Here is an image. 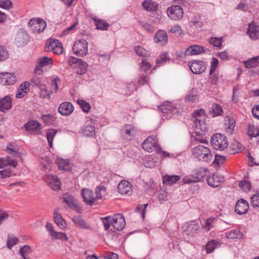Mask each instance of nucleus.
Masks as SVG:
<instances>
[{
  "label": "nucleus",
  "instance_id": "obj_19",
  "mask_svg": "<svg viewBox=\"0 0 259 259\" xmlns=\"http://www.w3.org/2000/svg\"><path fill=\"white\" fill-rule=\"evenodd\" d=\"M73 105L68 102L61 103L58 108V112L64 116L70 115L73 111Z\"/></svg>",
  "mask_w": 259,
  "mask_h": 259
},
{
  "label": "nucleus",
  "instance_id": "obj_61",
  "mask_svg": "<svg viewBox=\"0 0 259 259\" xmlns=\"http://www.w3.org/2000/svg\"><path fill=\"white\" fill-rule=\"evenodd\" d=\"M169 58L168 53H164L160 56L159 58H158L156 60V63L158 65L160 63L165 62Z\"/></svg>",
  "mask_w": 259,
  "mask_h": 259
},
{
  "label": "nucleus",
  "instance_id": "obj_18",
  "mask_svg": "<svg viewBox=\"0 0 259 259\" xmlns=\"http://www.w3.org/2000/svg\"><path fill=\"white\" fill-rule=\"evenodd\" d=\"M249 209V204L247 201L240 199L235 206V211L237 214H243L246 213Z\"/></svg>",
  "mask_w": 259,
  "mask_h": 259
},
{
  "label": "nucleus",
  "instance_id": "obj_33",
  "mask_svg": "<svg viewBox=\"0 0 259 259\" xmlns=\"http://www.w3.org/2000/svg\"><path fill=\"white\" fill-rule=\"evenodd\" d=\"M180 179L177 175H165L163 177V183L167 185H172L178 181Z\"/></svg>",
  "mask_w": 259,
  "mask_h": 259
},
{
  "label": "nucleus",
  "instance_id": "obj_8",
  "mask_svg": "<svg viewBox=\"0 0 259 259\" xmlns=\"http://www.w3.org/2000/svg\"><path fill=\"white\" fill-rule=\"evenodd\" d=\"M161 112L167 114L168 116L171 117L172 116L177 115L179 114L180 111L178 108L172 103L166 102L159 107Z\"/></svg>",
  "mask_w": 259,
  "mask_h": 259
},
{
  "label": "nucleus",
  "instance_id": "obj_59",
  "mask_svg": "<svg viewBox=\"0 0 259 259\" xmlns=\"http://www.w3.org/2000/svg\"><path fill=\"white\" fill-rule=\"evenodd\" d=\"M12 3L9 0H0V7L5 9H9L12 7Z\"/></svg>",
  "mask_w": 259,
  "mask_h": 259
},
{
  "label": "nucleus",
  "instance_id": "obj_4",
  "mask_svg": "<svg viewBox=\"0 0 259 259\" xmlns=\"http://www.w3.org/2000/svg\"><path fill=\"white\" fill-rule=\"evenodd\" d=\"M210 143L213 149L217 150H224L228 146V142L226 136L216 134L211 138Z\"/></svg>",
  "mask_w": 259,
  "mask_h": 259
},
{
  "label": "nucleus",
  "instance_id": "obj_53",
  "mask_svg": "<svg viewBox=\"0 0 259 259\" xmlns=\"http://www.w3.org/2000/svg\"><path fill=\"white\" fill-rule=\"evenodd\" d=\"M223 42L222 37H211L209 39V42L210 44L216 47H219L222 46V43Z\"/></svg>",
  "mask_w": 259,
  "mask_h": 259
},
{
  "label": "nucleus",
  "instance_id": "obj_14",
  "mask_svg": "<svg viewBox=\"0 0 259 259\" xmlns=\"http://www.w3.org/2000/svg\"><path fill=\"white\" fill-rule=\"evenodd\" d=\"M29 36L27 33L23 29L19 30L16 34L15 42L19 47H23L28 42Z\"/></svg>",
  "mask_w": 259,
  "mask_h": 259
},
{
  "label": "nucleus",
  "instance_id": "obj_3",
  "mask_svg": "<svg viewBox=\"0 0 259 259\" xmlns=\"http://www.w3.org/2000/svg\"><path fill=\"white\" fill-rule=\"evenodd\" d=\"M143 149L148 152H152L155 151L157 153H162L165 156H168V153L163 152L158 144V140L155 136H150L148 137L143 143Z\"/></svg>",
  "mask_w": 259,
  "mask_h": 259
},
{
  "label": "nucleus",
  "instance_id": "obj_25",
  "mask_svg": "<svg viewBox=\"0 0 259 259\" xmlns=\"http://www.w3.org/2000/svg\"><path fill=\"white\" fill-rule=\"evenodd\" d=\"M53 63V60L52 58L48 57H43L40 58L35 67V71L40 70L44 67H47L52 65Z\"/></svg>",
  "mask_w": 259,
  "mask_h": 259
},
{
  "label": "nucleus",
  "instance_id": "obj_31",
  "mask_svg": "<svg viewBox=\"0 0 259 259\" xmlns=\"http://www.w3.org/2000/svg\"><path fill=\"white\" fill-rule=\"evenodd\" d=\"M75 226L82 229H91L90 225L80 217H75L72 219Z\"/></svg>",
  "mask_w": 259,
  "mask_h": 259
},
{
  "label": "nucleus",
  "instance_id": "obj_64",
  "mask_svg": "<svg viewBox=\"0 0 259 259\" xmlns=\"http://www.w3.org/2000/svg\"><path fill=\"white\" fill-rule=\"evenodd\" d=\"M149 77L146 74H143L140 75L138 82L141 85H144L146 83H148Z\"/></svg>",
  "mask_w": 259,
  "mask_h": 259
},
{
  "label": "nucleus",
  "instance_id": "obj_42",
  "mask_svg": "<svg viewBox=\"0 0 259 259\" xmlns=\"http://www.w3.org/2000/svg\"><path fill=\"white\" fill-rule=\"evenodd\" d=\"M57 133V130H56L55 129H50L47 132V138L49 146L51 147H52L53 140Z\"/></svg>",
  "mask_w": 259,
  "mask_h": 259
},
{
  "label": "nucleus",
  "instance_id": "obj_28",
  "mask_svg": "<svg viewBox=\"0 0 259 259\" xmlns=\"http://www.w3.org/2000/svg\"><path fill=\"white\" fill-rule=\"evenodd\" d=\"M88 64L86 62L81 60L77 62L74 66V70L76 73L79 75H82L86 73Z\"/></svg>",
  "mask_w": 259,
  "mask_h": 259
},
{
  "label": "nucleus",
  "instance_id": "obj_57",
  "mask_svg": "<svg viewBox=\"0 0 259 259\" xmlns=\"http://www.w3.org/2000/svg\"><path fill=\"white\" fill-rule=\"evenodd\" d=\"M219 65L218 59L215 58H212L211 62V67L209 71V74H212L215 71Z\"/></svg>",
  "mask_w": 259,
  "mask_h": 259
},
{
  "label": "nucleus",
  "instance_id": "obj_47",
  "mask_svg": "<svg viewBox=\"0 0 259 259\" xmlns=\"http://www.w3.org/2000/svg\"><path fill=\"white\" fill-rule=\"evenodd\" d=\"M101 220L104 224V227L105 230H108L111 225H112V217L111 216L101 218Z\"/></svg>",
  "mask_w": 259,
  "mask_h": 259
},
{
  "label": "nucleus",
  "instance_id": "obj_15",
  "mask_svg": "<svg viewBox=\"0 0 259 259\" xmlns=\"http://www.w3.org/2000/svg\"><path fill=\"white\" fill-rule=\"evenodd\" d=\"M16 81V78L13 73L2 72L0 73V84L2 85L13 84Z\"/></svg>",
  "mask_w": 259,
  "mask_h": 259
},
{
  "label": "nucleus",
  "instance_id": "obj_56",
  "mask_svg": "<svg viewBox=\"0 0 259 259\" xmlns=\"http://www.w3.org/2000/svg\"><path fill=\"white\" fill-rule=\"evenodd\" d=\"M205 171L201 169H196L195 170V178L197 182L201 181V180L205 176Z\"/></svg>",
  "mask_w": 259,
  "mask_h": 259
},
{
  "label": "nucleus",
  "instance_id": "obj_58",
  "mask_svg": "<svg viewBox=\"0 0 259 259\" xmlns=\"http://www.w3.org/2000/svg\"><path fill=\"white\" fill-rule=\"evenodd\" d=\"M41 118L44 122L48 125L52 124L54 120L53 116L50 114L42 115Z\"/></svg>",
  "mask_w": 259,
  "mask_h": 259
},
{
  "label": "nucleus",
  "instance_id": "obj_21",
  "mask_svg": "<svg viewBox=\"0 0 259 259\" xmlns=\"http://www.w3.org/2000/svg\"><path fill=\"white\" fill-rule=\"evenodd\" d=\"M247 33L250 38L252 40L258 39L259 36V26L256 25L254 22L249 24Z\"/></svg>",
  "mask_w": 259,
  "mask_h": 259
},
{
  "label": "nucleus",
  "instance_id": "obj_5",
  "mask_svg": "<svg viewBox=\"0 0 259 259\" xmlns=\"http://www.w3.org/2000/svg\"><path fill=\"white\" fill-rule=\"evenodd\" d=\"M88 43L85 39L76 40L73 47L74 53L80 57L86 55L88 52Z\"/></svg>",
  "mask_w": 259,
  "mask_h": 259
},
{
  "label": "nucleus",
  "instance_id": "obj_41",
  "mask_svg": "<svg viewBox=\"0 0 259 259\" xmlns=\"http://www.w3.org/2000/svg\"><path fill=\"white\" fill-rule=\"evenodd\" d=\"M31 250L30 246L25 245L19 249V252L23 259H28L27 256L31 253Z\"/></svg>",
  "mask_w": 259,
  "mask_h": 259
},
{
  "label": "nucleus",
  "instance_id": "obj_11",
  "mask_svg": "<svg viewBox=\"0 0 259 259\" xmlns=\"http://www.w3.org/2000/svg\"><path fill=\"white\" fill-rule=\"evenodd\" d=\"M112 217V226L118 231L122 230L125 226L124 217L120 213L114 214Z\"/></svg>",
  "mask_w": 259,
  "mask_h": 259
},
{
  "label": "nucleus",
  "instance_id": "obj_20",
  "mask_svg": "<svg viewBox=\"0 0 259 259\" xmlns=\"http://www.w3.org/2000/svg\"><path fill=\"white\" fill-rule=\"evenodd\" d=\"M205 51V50L203 47L198 45H193L186 49L185 55L186 56L196 55L203 53Z\"/></svg>",
  "mask_w": 259,
  "mask_h": 259
},
{
  "label": "nucleus",
  "instance_id": "obj_34",
  "mask_svg": "<svg viewBox=\"0 0 259 259\" xmlns=\"http://www.w3.org/2000/svg\"><path fill=\"white\" fill-rule=\"evenodd\" d=\"M226 236L228 239H241L243 238V234L239 230L236 229L227 232Z\"/></svg>",
  "mask_w": 259,
  "mask_h": 259
},
{
  "label": "nucleus",
  "instance_id": "obj_1",
  "mask_svg": "<svg viewBox=\"0 0 259 259\" xmlns=\"http://www.w3.org/2000/svg\"><path fill=\"white\" fill-rule=\"evenodd\" d=\"M203 112L201 110L194 111L191 117L193 122V127L196 135L198 136L204 135L207 131L205 123L203 121Z\"/></svg>",
  "mask_w": 259,
  "mask_h": 259
},
{
  "label": "nucleus",
  "instance_id": "obj_38",
  "mask_svg": "<svg viewBox=\"0 0 259 259\" xmlns=\"http://www.w3.org/2000/svg\"><path fill=\"white\" fill-rule=\"evenodd\" d=\"M246 68H251L259 65V56L250 59L243 62Z\"/></svg>",
  "mask_w": 259,
  "mask_h": 259
},
{
  "label": "nucleus",
  "instance_id": "obj_26",
  "mask_svg": "<svg viewBox=\"0 0 259 259\" xmlns=\"http://www.w3.org/2000/svg\"><path fill=\"white\" fill-rule=\"evenodd\" d=\"M61 45V42L58 40H51L50 42V45L48 47V49L49 50L53 51V52L56 54H61L63 50Z\"/></svg>",
  "mask_w": 259,
  "mask_h": 259
},
{
  "label": "nucleus",
  "instance_id": "obj_2",
  "mask_svg": "<svg viewBox=\"0 0 259 259\" xmlns=\"http://www.w3.org/2000/svg\"><path fill=\"white\" fill-rule=\"evenodd\" d=\"M192 154L199 161L207 162L212 158L209 149L203 145H199L192 149Z\"/></svg>",
  "mask_w": 259,
  "mask_h": 259
},
{
  "label": "nucleus",
  "instance_id": "obj_52",
  "mask_svg": "<svg viewBox=\"0 0 259 259\" xmlns=\"http://www.w3.org/2000/svg\"><path fill=\"white\" fill-rule=\"evenodd\" d=\"M40 90V97L42 98H46L47 97H50V94H51V91H49L47 88L46 86L44 84L40 86V88H39Z\"/></svg>",
  "mask_w": 259,
  "mask_h": 259
},
{
  "label": "nucleus",
  "instance_id": "obj_30",
  "mask_svg": "<svg viewBox=\"0 0 259 259\" xmlns=\"http://www.w3.org/2000/svg\"><path fill=\"white\" fill-rule=\"evenodd\" d=\"M92 19L95 23V25L97 29L102 30H105L108 29L109 25L105 21L99 19L96 17H93Z\"/></svg>",
  "mask_w": 259,
  "mask_h": 259
},
{
  "label": "nucleus",
  "instance_id": "obj_63",
  "mask_svg": "<svg viewBox=\"0 0 259 259\" xmlns=\"http://www.w3.org/2000/svg\"><path fill=\"white\" fill-rule=\"evenodd\" d=\"M52 237L56 239H59L63 240H67L68 238L66 234L62 232H54L52 234Z\"/></svg>",
  "mask_w": 259,
  "mask_h": 259
},
{
  "label": "nucleus",
  "instance_id": "obj_48",
  "mask_svg": "<svg viewBox=\"0 0 259 259\" xmlns=\"http://www.w3.org/2000/svg\"><path fill=\"white\" fill-rule=\"evenodd\" d=\"M239 186L245 192L249 191L251 188V183L246 180L240 182Z\"/></svg>",
  "mask_w": 259,
  "mask_h": 259
},
{
  "label": "nucleus",
  "instance_id": "obj_44",
  "mask_svg": "<svg viewBox=\"0 0 259 259\" xmlns=\"http://www.w3.org/2000/svg\"><path fill=\"white\" fill-rule=\"evenodd\" d=\"M197 98L196 90L192 89L186 96L185 100L190 102H194Z\"/></svg>",
  "mask_w": 259,
  "mask_h": 259
},
{
  "label": "nucleus",
  "instance_id": "obj_22",
  "mask_svg": "<svg viewBox=\"0 0 259 259\" xmlns=\"http://www.w3.org/2000/svg\"><path fill=\"white\" fill-rule=\"evenodd\" d=\"M118 191L122 194H127L132 191V185L127 181L122 180L118 185Z\"/></svg>",
  "mask_w": 259,
  "mask_h": 259
},
{
  "label": "nucleus",
  "instance_id": "obj_27",
  "mask_svg": "<svg viewBox=\"0 0 259 259\" xmlns=\"http://www.w3.org/2000/svg\"><path fill=\"white\" fill-rule=\"evenodd\" d=\"M11 107L12 103L10 97L6 96L0 100V111L4 112L5 111L10 109Z\"/></svg>",
  "mask_w": 259,
  "mask_h": 259
},
{
  "label": "nucleus",
  "instance_id": "obj_6",
  "mask_svg": "<svg viewBox=\"0 0 259 259\" xmlns=\"http://www.w3.org/2000/svg\"><path fill=\"white\" fill-rule=\"evenodd\" d=\"M166 12L168 17L176 21L181 19L184 15L182 8L179 5H172L169 7L167 9Z\"/></svg>",
  "mask_w": 259,
  "mask_h": 259
},
{
  "label": "nucleus",
  "instance_id": "obj_13",
  "mask_svg": "<svg viewBox=\"0 0 259 259\" xmlns=\"http://www.w3.org/2000/svg\"><path fill=\"white\" fill-rule=\"evenodd\" d=\"M27 131L33 134H38L41 132V124L36 120H30L24 124Z\"/></svg>",
  "mask_w": 259,
  "mask_h": 259
},
{
  "label": "nucleus",
  "instance_id": "obj_17",
  "mask_svg": "<svg viewBox=\"0 0 259 259\" xmlns=\"http://www.w3.org/2000/svg\"><path fill=\"white\" fill-rule=\"evenodd\" d=\"M224 177L218 174H213L212 176H209L207 178V183L210 186L218 187L224 182Z\"/></svg>",
  "mask_w": 259,
  "mask_h": 259
},
{
  "label": "nucleus",
  "instance_id": "obj_24",
  "mask_svg": "<svg viewBox=\"0 0 259 259\" xmlns=\"http://www.w3.org/2000/svg\"><path fill=\"white\" fill-rule=\"evenodd\" d=\"M154 39L155 42L165 45L167 42L168 36L167 33L164 30H159L156 33Z\"/></svg>",
  "mask_w": 259,
  "mask_h": 259
},
{
  "label": "nucleus",
  "instance_id": "obj_7",
  "mask_svg": "<svg viewBox=\"0 0 259 259\" xmlns=\"http://www.w3.org/2000/svg\"><path fill=\"white\" fill-rule=\"evenodd\" d=\"M28 25L34 33L42 32L46 27V22L42 19H32L29 21Z\"/></svg>",
  "mask_w": 259,
  "mask_h": 259
},
{
  "label": "nucleus",
  "instance_id": "obj_10",
  "mask_svg": "<svg viewBox=\"0 0 259 259\" xmlns=\"http://www.w3.org/2000/svg\"><path fill=\"white\" fill-rule=\"evenodd\" d=\"M44 180L53 190L57 191L61 188V182L56 176L48 175L44 177Z\"/></svg>",
  "mask_w": 259,
  "mask_h": 259
},
{
  "label": "nucleus",
  "instance_id": "obj_23",
  "mask_svg": "<svg viewBox=\"0 0 259 259\" xmlns=\"http://www.w3.org/2000/svg\"><path fill=\"white\" fill-rule=\"evenodd\" d=\"M135 128L132 125L127 124L124 126L121 130V134L123 137L131 139L136 134Z\"/></svg>",
  "mask_w": 259,
  "mask_h": 259
},
{
  "label": "nucleus",
  "instance_id": "obj_40",
  "mask_svg": "<svg viewBox=\"0 0 259 259\" xmlns=\"http://www.w3.org/2000/svg\"><path fill=\"white\" fill-rule=\"evenodd\" d=\"M135 51L137 55L142 57L150 56L149 52L141 46H138L135 47Z\"/></svg>",
  "mask_w": 259,
  "mask_h": 259
},
{
  "label": "nucleus",
  "instance_id": "obj_62",
  "mask_svg": "<svg viewBox=\"0 0 259 259\" xmlns=\"http://www.w3.org/2000/svg\"><path fill=\"white\" fill-rule=\"evenodd\" d=\"M144 165L146 167L152 168L156 165V161L154 160V158L149 157L145 160Z\"/></svg>",
  "mask_w": 259,
  "mask_h": 259
},
{
  "label": "nucleus",
  "instance_id": "obj_16",
  "mask_svg": "<svg viewBox=\"0 0 259 259\" xmlns=\"http://www.w3.org/2000/svg\"><path fill=\"white\" fill-rule=\"evenodd\" d=\"M63 202L70 208L75 210L77 212H80V208L78 206L77 203L75 202L73 196L68 194H64L62 197Z\"/></svg>",
  "mask_w": 259,
  "mask_h": 259
},
{
  "label": "nucleus",
  "instance_id": "obj_29",
  "mask_svg": "<svg viewBox=\"0 0 259 259\" xmlns=\"http://www.w3.org/2000/svg\"><path fill=\"white\" fill-rule=\"evenodd\" d=\"M81 133L86 137H93L95 134V127L92 124L83 126L81 128Z\"/></svg>",
  "mask_w": 259,
  "mask_h": 259
},
{
  "label": "nucleus",
  "instance_id": "obj_51",
  "mask_svg": "<svg viewBox=\"0 0 259 259\" xmlns=\"http://www.w3.org/2000/svg\"><path fill=\"white\" fill-rule=\"evenodd\" d=\"M248 135L251 137H256L259 135V131L253 125H249L248 128Z\"/></svg>",
  "mask_w": 259,
  "mask_h": 259
},
{
  "label": "nucleus",
  "instance_id": "obj_45",
  "mask_svg": "<svg viewBox=\"0 0 259 259\" xmlns=\"http://www.w3.org/2000/svg\"><path fill=\"white\" fill-rule=\"evenodd\" d=\"M188 230L190 231L192 234H195L198 232L200 229V226L195 221H192L188 226Z\"/></svg>",
  "mask_w": 259,
  "mask_h": 259
},
{
  "label": "nucleus",
  "instance_id": "obj_46",
  "mask_svg": "<svg viewBox=\"0 0 259 259\" xmlns=\"http://www.w3.org/2000/svg\"><path fill=\"white\" fill-rule=\"evenodd\" d=\"M218 244V242L211 240L206 245L205 248L207 253L212 252Z\"/></svg>",
  "mask_w": 259,
  "mask_h": 259
},
{
  "label": "nucleus",
  "instance_id": "obj_55",
  "mask_svg": "<svg viewBox=\"0 0 259 259\" xmlns=\"http://www.w3.org/2000/svg\"><path fill=\"white\" fill-rule=\"evenodd\" d=\"M7 149L9 154H12L13 152H17L19 148L17 145L15 143H10L7 146Z\"/></svg>",
  "mask_w": 259,
  "mask_h": 259
},
{
  "label": "nucleus",
  "instance_id": "obj_37",
  "mask_svg": "<svg viewBox=\"0 0 259 259\" xmlns=\"http://www.w3.org/2000/svg\"><path fill=\"white\" fill-rule=\"evenodd\" d=\"M200 19V17L199 15L194 16L189 22V26L194 29L201 27L203 23Z\"/></svg>",
  "mask_w": 259,
  "mask_h": 259
},
{
  "label": "nucleus",
  "instance_id": "obj_9",
  "mask_svg": "<svg viewBox=\"0 0 259 259\" xmlns=\"http://www.w3.org/2000/svg\"><path fill=\"white\" fill-rule=\"evenodd\" d=\"M81 195L87 205L92 206L97 204L95 194L92 190L88 188H83L81 190Z\"/></svg>",
  "mask_w": 259,
  "mask_h": 259
},
{
  "label": "nucleus",
  "instance_id": "obj_43",
  "mask_svg": "<svg viewBox=\"0 0 259 259\" xmlns=\"http://www.w3.org/2000/svg\"><path fill=\"white\" fill-rule=\"evenodd\" d=\"M211 110L214 116L220 115L223 112L222 106L218 104H213Z\"/></svg>",
  "mask_w": 259,
  "mask_h": 259
},
{
  "label": "nucleus",
  "instance_id": "obj_35",
  "mask_svg": "<svg viewBox=\"0 0 259 259\" xmlns=\"http://www.w3.org/2000/svg\"><path fill=\"white\" fill-rule=\"evenodd\" d=\"M54 219L55 222L57 226L61 229L65 228L66 224L63 220L60 213H58L57 211H55L54 213Z\"/></svg>",
  "mask_w": 259,
  "mask_h": 259
},
{
  "label": "nucleus",
  "instance_id": "obj_12",
  "mask_svg": "<svg viewBox=\"0 0 259 259\" xmlns=\"http://www.w3.org/2000/svg\"><path fill=\"white\" fill-rule=\"evenodd\" d=\"M189 67L191 71L196 74L201 73L206 69L204 63L199 60H193L191 64L189 63Z\"/></svg>",
  "mask_w": 259,
  "mask_h": 259
},
{
  "label": "nucleus",
  "instance_id": "obj_49",
  "mask_svg": "<svg viewBox=\"0 0 259 259\" xmlns=\"http://www.w3.org/2000/svg\"><path fill=\"white\" fill-rule=\"evenodd\" d=\"M77 103L80 105L82 110L85 112H88L91 109L90 104L83 100H78Z\"/></svg>",
  "mask_w": 259,
  "mask_h": 259
},
{
  "label": "nucleus",
  "instance_id": "obj_32",
  "mask_svg": "<svg viewBox=\"0 0 259 259\" xmlns=\"http://www.w3.org/2000/svg\"><path fill=\"white\" fill-rule=\"evenodd\" d=\"M142 6L148 11H155L157 9V4L152 0H145L142 3Z\"/></svg>",
  "mask_w": 259,
  "mask_h": 259
},
{
  "label": "nucleus",
  "instance_id": "obj_50",
  "mask_svg": "<svg viewBox=\"0 0 259 259\" xmlns=\"http://www.w3.org/2000/svg\"><path fill=\"white\" fill-rule=\"evenodd\" d=\"M250 204L253 208L259 207V193L253 195L250 199Z\"/></svg>",
  "mask_w": 259,
  "mask_h": 259
},
{
  "label": "nucleus",
  "instance_id": "obj_54",
  "mask_svg": "<svg viewBox=\"0 0 259 259\" xmlns=\"http://www.w3.org/2000/svg\"><path fill=\"white\" fill-rule=\"evenodd\" d=\"M151 68V64L147 60L143 59L140 64V68L143 71L149 70Z\"/></svg>",
  "mask_w": 259,
  "mask_h": 259
},
{
  "label": "nucleus",
  "instance_id": "obj_60",
  "mask_svg": "<svg viewBox=\"0 0 259 259\" xmlns=\"http://www.w3.org/2000/svg\"><path fill=\"white\" fill-rule=\"evenodd\" d=\"M18 241V239L17 237H9L7 242V246L9 249H11L14 245L17 244Z\"/></svg>",
  "mask_w": 259,
  "mask_h": 259
},
{
  "label": "nucleus",
  "instance_id": "obj_39",
  "mask_svg": "<svg viewBox=\"0 0 259 259\" xmlns=\"http://www.w3.org/2000/svg\"><path fill=\"white\" fill-rule=\"evenodd\" d=\"M106 190V188L104 186H99L96 187L95 192V198L96 199L97 204L98 203V200H102V196L105 193Z\"/></svg>",
  "mask_w": 259,
  "mask_h": 259
},
{
  "label": "nucleus",
  "instance_id": "obj_36",
  "mask_svg": "<svg viewBox=\"0 0 259 259\" xmlns=\"http://www.w3.org/2000/svg\"><path fill=\"white\" fill-rule=\"evenodd\" d=\"M57 163L60 170L67 171H70L71 168L68 160L62 158L57 159Z\"/></svg>",
  "mask_w": 259,
  "mask_h": 259
}]
</instances>
